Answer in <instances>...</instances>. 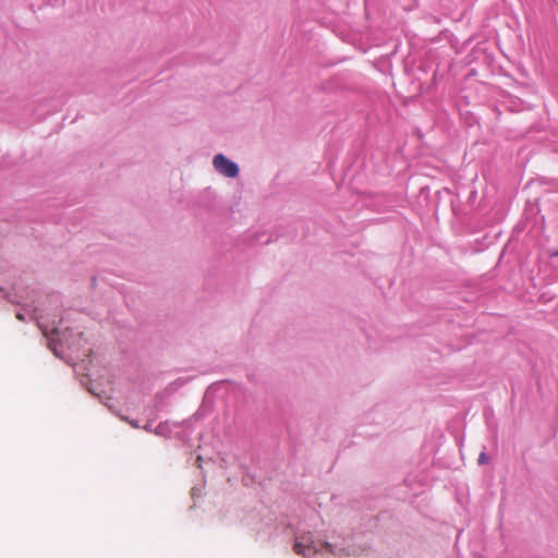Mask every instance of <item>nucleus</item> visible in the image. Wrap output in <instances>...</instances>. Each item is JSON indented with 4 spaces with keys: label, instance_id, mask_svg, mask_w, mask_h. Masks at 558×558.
<instances>
[{
    "label": "nucleus",
    "instance_id": "1",
    "mask_svg": "<svg viewBox=\"0 0 558 558\" xmlns=\"http://www.w3.org/2000/svg\"><path fill=\"white\" fill-rule=\"evenodd\" d=\"M0 294L3 299L12 304L20 305L22 308L16 313L19 320H35L37 326L43 331L47 345L53 352V354L61 359L66 360L64 349L72 352L78 350L80 344L76 340H80L82 332L74 335L73 329L66 327L61 330L60 325L63 322L61 317V310L56 307L53 314L40 312L38 307L34 306L35 299L31 296L29 292H24L19 287H14L12 292L4 291L0 288Z\"/></svg>",
    "mask_w": 558,
    "mask_h": 558
},
{
    "label": "nucleus",
    "instance_id": "2",
    "mask_svg": "<svg viewBox=\"0 0 558 558\" xmlns=\"http://www.w3.org/2000/svg\"><path fill=\"white\" fill-rule=\"evenodd\" d=\"M294 551L305 558H326L327 554L341 555L344 548L314 538L311 532L295 536Z\"/></svg>",
    "mask_w": 558,
    "mask_h": 558
},
{
    "label": "nucleus",
    "instance_id": "3",
    "mask_svg": "<svg viewBox=\"0 0 558 558\" xmlns=\"http://www.w3.org/2000/svg\"><path fill=\"white\" fill-rule=\"evenodd\" d=\"M213 165L216 171L226 178H236L240 169L236 162L227 158L223 154H217L213 159Z\"/></svg>",
    "mask_w": 558,
    "mask_h": 558
},
{
    "label": "nucleus",
    "instance_id": "4",
    "mask_svg": "<svg viewBox=\"0 0 558 558\" xmlns=\"http://www.w3.org/2000/svg\"><path fill=\"white\" fill-rule=\"evenodd\" d=\"M154 433L158 436L168 437L172 433V429L170 427V424L168 421L159 423L155 429Z\"/></svg>",
    "mask_w": 558,
    "mask_h": 558
},
{
    "label": "nucleus",
    "instance_id": "5",
    "mask_svg": "<svg viewBox=\"0 0 558 558\" xmlns=\"http://www.w3.org/2000/svg\"><path fill=\"white\" fill-rule=\"evenodd\" d=\"M488 456L485 451H482L478 456L477 462L480 465L486 464L488 462Z\"/></svg>",
    "mask_w": 558,
    "mask_h": 558
},
{
    "label": "nucleus",
    "instance_id": "6",
    "mask_svg": "<svg viewBox=\"0 0 558 558\" xmlns=\"http://www.w3.org/2000/svg\"><path fill=\"white\" fill-rule=\"evenodd\" d=\"M50 302L58 305L60 303V296L54 294L50 296Z\"/></svg>",
    "mask_w": 558,
    "mask_h": 558
},
{
    "label": "nucleus",
    "instance_id": "7",
    "mask_svg": "<svg viewBox=\"0 0 558 558\" xmlns=\"http://www.w3.org/2000/svg\"><path fill=\"white\" fill-rule=\"evenodd\" d=\"M144 429H145V430H147V432H154L151 422H148V423L144 426Z\"/></svg>",
    "mask_w": 558,
    "mask_h": 558
},
{
    "label": "nucleus",
    "instance_id": "8",
    "mask_svg": "<svg viewBox=\"0 0 558 558\" xmlns=\"http://www.w3.org/2000/svg\"><path fill=\"white\" fill-rule=\"evenodd\" d=\"M551 257H558V250L550 253Z\"/></svg>",
    "mask_w": 558,
    "mask_h": 558
},
{
    "label": "nucleus",
    "instance_id": "9",
    "mask_svg": "<svg viewBox=\"0 0 558 558\" xmlns=\"http://www.w3.org/2000/svg\"><path fill=\"white\" fill-rule=\"evenodd\" d=\"M197 463H198V468H202V457L201 456L197 457Z\"/></svg>",
    "mask_w": 558,
    "mask_h": 558
},
{
    "label": "nucleus",
    "instance_id": "10",
    "mask_svg": "<svg viewBox=\"0 0 558 558\" xmlns=\"http://www.w3.org/2000/svg\"><path fill=\"white\" fill-rule=\"evenodd\" d=\"M131 425L134 427H138V424L136 422H131Z\"/></svg>",
    "mask_w": 558,
    "mask_h": 558
},
{
    "label": "nucleus",
    "instance_id": "11",
    "mask_svg": "<svg viewBox=\"0 0 558 558\" xmlns=\"http://www.w3.org/2000/svg\"><path fill=\"white\" fill-rule=\"evenodd\" d=\"M192 495H193V496L197 495V492H196V489H195V488H193V489H192Z\"/></svg>",
    "mask_w": 558,
    "mask_h": 558
}]
</instances>
